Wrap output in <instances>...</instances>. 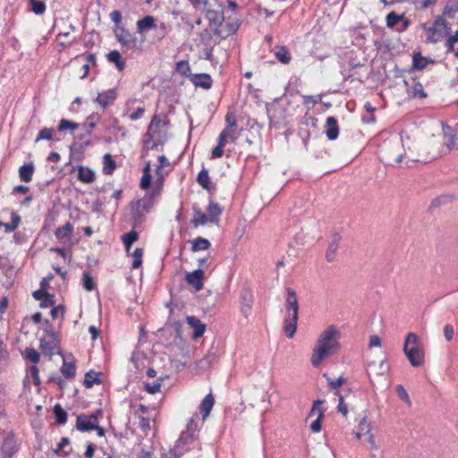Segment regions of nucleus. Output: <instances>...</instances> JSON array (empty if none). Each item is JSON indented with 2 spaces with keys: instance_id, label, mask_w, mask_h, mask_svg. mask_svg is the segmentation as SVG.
Wrapping results in <instances>:
<instances>
[{
  "instance_id": "1",
  "label": "nucleus",
  "mask_w": 458,
  "mask_h": 458,
  "mask_svg": "<svg viewBox=\"0 0 458 458\" xmlns=\"http://www.w3.org/2000/svg\"><path fill=\"white\" fill-rule=\"evenodd\" d=\"M341 333L335 326L327 327L318 336L310 358V363L318 368L327 357L340 350Z\"/></svg>"
},
{
  "instance_id": "2",
  "label": "nucleus",
  "mask_w": 458,
  "mask_h": 458,
  "mask_svg": "<svg viewBox=\"0 0 458 458\" xmlns=\"http://www.w3.org/2000/svg\"><path fill=\"white\" fill-rule=\"evenodd\" d=\"M406 157L411 161L418 160L413 154L411 140L403 139V133L395 135L393 139L385 141L380 148V159L386 165L399 164Z\"/></svg>"
},
{
  "instance_id": "3",
  "label": "nucleus",
  "mask_w": 458,
  "mask_h": 458,
  "mask_svg": "<svg viewBox=\"0 0 458 458\" xmlns=\"http://www.w3.org/2000/svg\"><path fill=\"white\" fill-rule=\"evenodd\" d=\"M285 310L284 331L288 338H293L297 328L299 303L295 291L290 287L285 289Z\"/></svg>"
},
{
  "instance_id": "4",
  "label": "nucleus",
  "mask_w": 458,
  "mask_h": 458,
  "mask_svg": "<svg viewBox=\"0 0 458 458\" xmlns=\"http://www.w3.org/2000/svg\"><path fill=\"white\" fill-rule=\"evenodd\" d=\"M403 352L412 367L418 368L424 364V351L420 339L414 333H409L403 344Z\"/></svg>"
},
{
  "instance_id": "5",
  "label": "nucleus",
  "mask_w": 458,
  "mask_h": 458,
  "mask_svg": "<svg viewBox=\"0 0 458 458\" xmlns=\"http://www.w3.org/2000/svg\"><path fill=\"white\" fill-rule=\"evenodd\" d=\"M423 30L427 32V41L436 44L446 38L451 31V27L447 21L442 16H438L431 26L422 24Z\"/></svg>"
},
{
  "instance_id": "6",
  "label": "nucleus",
  "mask_w": 458,
  "mask_h": 458,
  "mask_svg": "<svg viewBox=\"0 0 458 458\" xmlns=\"http://www.w3.org/2000/svg\"><path fill=\"white\" fill-rule=\"evenodd\" d=\"M137 31L140 34L157 28L158 39H163L167 34V26L165 22H161L158 26L156 23V19L151 15H147L137 21Z\"/></svg>"
},
{
  "instance_id": "7",
  "label": "nucleus",
  "mask_w": 458,
  "mask_h": 458,
  "mask_svg": "<svg viewBox=\"0 0 458 458\" xmlns=\"http://www.w3.org/2000/svg\"><path fill=\"white\" fill-rule=\"evenodd\" d=\"M168 123L165 116H153L148 126L147 137H155L157 140H165Z\"/></svg>"
},
{
  "instance_id": "8",
  "label": "nucleus",
  "mask_w": 458,
  "mask_h": 458,
  "mask_svg": "<svg viewBox=\"0 0 458 458\" xmlns=\"http://www.w3.org/2000/svg\"><path fill=\"white\" fill-rule=\"evenodd\" d=\"M209 20L214 22L217 27L215 30V33L222 38H225L230 35L234 34L238 30V25L233 23H228L224 25L222 23V17L216 12L209 11L208 13Z\"/></svg>"
},
{
  "instance_id": "9",
  "label": "nucleus",
  "mask_w": 458,
  "mask_h": 458,
  "mask_svg": "<svg viewBox=\"0 0 458 458\" xmlns=\"http://www.w3.org/2000/svg\"><path fill=\"white\" fill-rule=\"evenodd\" d=\"M193 435L189 432H183L176 442L174 449L170 450L167 458H181L184 452L190 449L189 445H194Z\"/></svg>"
},
{
  "instance_id": "10",
  "label": "nucleus",
  "mask_w": 458,
  "mask_h": 458,
  "mask_svg": "<svg viewBox=\"0 0 458 458\" xmlns=\"http://www.w3.org/2000/svg\"><path fill=\"white\" fill-rule=\"evenodd\" d=\"M238 137L237 122L235 116H226V126L219 134L221 142H233Z\"/></svg>"
},
{
  "instance_id": "11",
  "label": "nucleus",
  "mask_w": 458,
  "mask_h": 458,
  "mask_svg": "<svg viewBox=\"0 0 458 458\" xmlns=\"http://www.w3.org/2000/svg\"><path fill=\"white\" fill-rule=\"evenodd\" d=\"M98 414H101V411H98L96 413H92L89 416L87 415H80L77 417L76 420V428L78 430L81 432H86L94 429L97 428L98 424Z\"/></svg>"
},
{
  "instance_id": "12",
  "label": "nucleus",
  "mask_w": 458,
  "mask_h": 458,
  "mask_svg": "<svg viewBox=\"0 0 458 458\" xmlns=\"http://www.w3.org/2000/svg\"><path fill=\"white\" fill-rule=\"evenodd\" d=\"M152 201L149 197H144L131 204L132 217L135 221H140L141 217L149 211Z\"/></svg>"
},
{
  "instance_id": "13",
  "label": "nucleus",
  "mask_w": 458,
  "mask_h": 458,
  "mask_svg": "<svg viewBox=\"0 0 458 458\" xmlns=\"http://www.w3.org/2000/svg\"><path fill=\"white\" fill-rule=\"evenodd\" d=\"M115 38L119 43L127 49H134L137 46V38L123 27L119 28L115 32Z\"/></svg>"
},
{
  "instance_id": "14",
  "label": "nucleus",
  "mask_w": 458,
  "mask_h": 458,
  "mask_svg": "<svg viewBox=\"0 0 458 458\" xmlns=\"http://www.w3.org/2000/svg\"><path fill=\"white\" fill-rule=\"evenodd\" d=\"M443 133L446 139V145L449 149H458V123L454 127L443 123Z\"/></svg>"
},
{
  "instance_id": "15",
  "label": "nucleus",
  "mask_w": 458,
  "mask_h": 458,
  "mask_svg": "<svg viewBox=\"0 0 458 458\" xmlns=\"http://www.w3.org/2000/svg\"><path fill=\"white\" fill-rule=\"evenodd\" d=\"M203 279L204 271L201 268H198L193 272L187 273L185 276V280L188 284L193 286L197 292L203 289Z\"/></svg>"
},
{
  "instance_id": "16",
  "label": "nucleus",
  "mask_w": 458,
  "mask_h": 458,
  "mask_svg": "<svg viewBox=\"0 0 458 458\" xmlns=\"http://www.w3.org/2000/svg\"><path fill=\"white\" fill-rule=\"evenodd\" d=\"M372 430V423L368 420L367 415H364L359 424L357 426V430L355 432V437L358 439H365L369 435H373L371 433Z\"/></svg>"
},
{
  "instance_id": "17",
  "label": "nucleus",
  "mask_w": 458,
  "mask_h": 458,
  "mask_svg": "<svg viewBox=\"0 0 458 458\" xmlns=\"http://www.w3.org/2000/svg\"><path fill=\"white\" fill-rule=\"evenodd\" d=\"M324 131L329 140H335L339 134V126L336 119L334 116H327L324 126Z\"/></svg>"
},
{
  "instance_id": "18",
  "label": "nucleus",
  "mask_w": 458,
  "mask_h": 458,
  "mask_svg": "<svg viewBox=\"0 0 458 458\" xmlns=\"http://www.w3.org/2000/svg\"><path fill=\"white\" fill-rule=\"evenodd\" d=\"M190 81L195 87L208 89L212 86L211 76L208 73H195L190 75Z\"/></svg>"
},
{
  "instance_id": "19",
  "label": "nucleus",
  "mask_w": 458,
  "mask_h": 458,
  "mask_svg": "<svg viewBox=\"0 0 458 458\" xmlns=\"http://www.w3.org/2000/svg\"><path fill=\"white\" fill-rule=\"evenodd\" d=\"M116 98V90L114 89H109L98 93L96 102L103 108L112 104Z\"/></svg>"
},
{
  "instance_id": "20",
  "label": "nucleus",
  "mask_w": 458,
  "mask_h": 458,
  "mask_svg": "<svg viewBox=\"0 0 458 458\" xmlns=\"http://www.w3.org/2000/svg\"><path fill=\"white\" fill-rule=\"evenodd\" d=\"M363 443L367 445L366 448L370 452L371 458H382V452L374 435H369L363 439Z\"/></svg>"
},
{
  "instance_id": "21",
  "label": "nucleus",
  "mask_w": 458,
  "mask_h": 458,
  "mask_svg": "<svg viewBox=\"0 0 458 458\" xmlns=\"http://www.w3.org/2000/svg\"><path fill=\"white\" fill-rule=\"evenodd\" d=\"M187 323L189 324V326L194 329V332H193V338L197 339L200 336H202V335L204 334L205 332V329H206V326L204 324L201 323V321L194 317V316H189L187 317Z\"/></svg>"
},
{
  "instance_id": "22",
  "label": "nucleus",
  "mask_w": 458,
  "mask_h": 458,
  "mask_svg": "<svg viewBox=\"0 0 458 458\" xmlns=\"http://www.w3.org/2000/svg\"><path fill=\"white\" fill-rule=\"evenodd\" d=\"M73 226L70 223H66L64 226L58 227L55 232V237L60 241L70 242L72 237Z\"/></svg>"
},
{
  "instance_id": "23",
  "label": "nucleus",
  "mask_w": 458,
  "mask_h": 458,
  "mask_svg": "<svg viewBox=\"0 0 458 458\" xmlns=\"http://www.w3.org/2000/svg\"><path fill=\"white\" fill-rule=\"evenodd\" d=\"M56 348V343L54 335H49L48 338L40 340V349L47 355H53Z\"/></svg>"
},
{
  "instance_id": "24",
  "label": "nucleus",
  "mask_w": 458,
  "mask_h": 458,
  "mask_svg": "<svg viewBox=\"0 0 458 458\" xmlns=\"http://www.w3.org/2000/svg\"><path fill=\"white\" fill-rule=\"evenodd\" d=\"M81 127L80 123L72 122L66 119H62L58 124V131L61 132H69L73 134L76 130Z\"/></svg>"
},
{
  "instance_id": "25",
  "label": "nucleus",
  "mask_w": 458,
  "mask_h": 458,
  "mask_svg": "<svg viewBox=\"0 0 458 458\" xmlns=\"http://www.w3.org/2000/svg\"><path fill=\"white\" fill-rule=\"evenodd\" d=\"M214 403H215V400L211 394H208L203 399V401L200 404V407H199L203 420H205L208 417L210 411L212 410V408L214 406Z\"/></svg>"
},
{
  "instance_id": "26",
  "label": "nucleus",
  "mask_w": 458,
  "mask_h": 458,
  "mask_svg": "<svg viewBox=\"0 0 458 458\" xmlns=\"http://www.w3.org/2000/svg\"><path fill=\"white\" fill-rule=\"evenodd\" d=\"M165 141V140H157L155 137H148L144 140V150L146 152L149 150L162 151Z\"/></svg>"
},
{
  "instance_id": "27",
  "label": "nucleus",
  "mask_w": 458,
  "mask_h": 458,
  "mask_svg": "<svg viewBox=\"0 0 458 458\" xmlns=\"http://www.w3.org/2000/svg\"><path fill=\"white\" fill-rule=\"evenodd\" d=\"M78 178L82 182L90 183L95 180V174L91 169L81 165L78 168Z\"/></svg>"
},
{
  "instance_id": "28",
  "label": "nucleus",
  "mask_w": 458,
  "mask_h": 458,
  "mask_svg": "<svg viewBox=\"0 0 458 458\" xmlns=\"http://www.w3.org/2000/svg\"><path fill=\"white\" fill-rule=\"evenodd\" d=\"M275 55L276 59L284 64H288L292 59L289 50L284 46L277 47Z\"/></svg>"
},
{
  "instance_id": "29",
  "label": "nucleus",
  "mask_w": 458,
  "mask_h": 458,
  "mask_svg": "<svg viewBox=\"0 0 458 458\" xmlns=\"http://www.w3.org/2000/svg\"><path fill=\"white\" fill-rule=\"evenodd\" d=\"M34 173L33 165H23L19 168V176L21 181L25 182H29L32 179V175Z\"/></svg>"
},
{
  "instance_id": "30",
  "label": "nucleus",
  "mask_w": 458,
  "mask_h": 458,
  "mask_svg": "<svg viewBox=\"0 0 458 458\" xmlns=\"http://www.w3.org/2000/svg\"><path fill=\"white\" fill-rule=\"evenodd\" d=\"M340 240V236L338 234H335L334 236V239L332 242L328 245L327 253H326V259L328 262H332L335 258V253L338 250V242Z\"/></svg>"
},
{
  "instance_id": "31",
  "label": "nucleus",
  "mask_w": 458,
  "mask_h": 458,
  "mask_svg": "<svg viewBox=\"0 0 458 458\" xmlns=\"http://www.w3.org/2000/svg\"><path fill=\"white\" fill-rule=\"evenodd\" d=\"M107 60L114 63L119 71H123L125 67V62L123 60L121 54L117 50H113L107 55Z\"/></svg>"
},
{
  "instance_id": "32",
  "label": "nucleus",
  "mask_w": 458,
  "mask_h": 458,
  "mask_svg": "<svg viewBox=\"0 0 458 458\" xmlns=\"http://www.w3.org/2000/svg\"><path fill=\"white\" fill-rule=\"evenodd\" d=\"M445 47L447 52H454L455 57L458 58V30L447 38Z\"/></svg>"
},
{
  "instance_id": "33",
  "label": "nucleus",
  "mask_w": 458,
  "mask_h": 458,
  "mask_svg": "<svg viewBox=\"0 0 458 458\" xmlns=\"http://www.w3.org/2000/svg\"><path fill=\"white\" fill-rule=\"evenodd\" d=\"M99 377H100V374H98V373H96L93 371L88 372L85 375V379H84L83 385L85 386L86 388H90L95 384H100L101 380H100Z\"/></svg>"
},
{
  "instance_id": "34",
  "label": "nucleus",
  "mask_w": 458,
  "mask_h": 458,
  "mask_svg": "<svg viewBox=\"0 0 458 458\" xmlns=\"http://www.w3.org/2000/svg\"><path fill=\"white\" fill-rule=\"evenodd\" d=\"M208 212L209 216V221L214 222L216 221L218 216L222 213V208L217 203L210 202L208 207Z\"/></svg>"
},
{
  "instance_id": "35",
  "label": "nucleus",
  "mask_w": 458,
  "mask_h": 458,
  "mask_svg": "<svg viewBox=\"0 0 458 458\" xmlns=\"http://www.w3.org/2000/svg\"><path fill=\"white\" fill-rule=\"evenodd\" d=\"M210 247V242L208 240L198 237L196 240L192 242L191 250L192 251H199L208 250Z\"/></svg>"
},
{
  "instance_id": "36",
  "label": "nucleus",
  "mask_w": 458,
  "mask_h": 458,
  "mask_svg": "<svg viewBox=\"0 0 458 458\" xmlns=\"http://www.w3.org/2000/svg\"><path fill=\"white\" fill-rule=\"evenodd\" d=\"M143 176L140 179V186L141 189L146 190L149 187L150 182H151V175H150V164L148 162L143 169Z\"/></svg>"
},
{
  "instance_id": "37",
  "label": "nucleus",
  "mask_w": 458,
  "mask_h": 458,
  "mask_svg": "<svg viewBox=\"0 0 458 458\" xmlns=\"http://www.w3.org/2000/svg\"><path fill=\"white\" fill-rule=\"evenodd\" d=\"M428 64L426 57L422 56L420 53H415L412 57V66L416 70L424 69Z\"/></svg>"
},
{
  "instance_id": "38",
  "label": "nucleus",
  "mask_w": 458,
  "mask_h": 458,
  "mask_svg": "<svg viewBox=\"0 0 458 458\" xmlns=\"http://www.w3.org/2000/svg\"><path fill=\"white\" fill-rule=\"evenodd\" d=\"M139 235L135 231H131L128 233H125L122 236L123 242L126 248V250L129 251L131 245L138 240Z\"/></svg>"
},
{
  "instance_id": "39",
  "label": "nucleus",
  "mask_w": 458,
  "mask_h": 458,
  "mask_svg": "<svg viewBox=\"0 0 458 458\" xmlns=\"http://www.w3.org/2000/svg\"><path fill=\"white\" fill-rule=\"evenodd\" d=\"M324 401L317 400L313 403L311 411H310V417L323 418L324 409L322 407Z\"/></svg>"
},
{
  "instance_id": "40",
  "label": "nucleus",
  "mask_w": 458,
  "mask_h": 458,
  "mask_svg": "<svg viewBox=\"0 0 458 458\" xmlns=\"http://www.w3.org/2000/svg\"><path fill=\"white\" fill-rule=\"evenodd\" d=\"M208 221H209V217L200 210H196L192 218V225L194 227H198L199 225H204Z\"/></svg>"
},
{
  "instance_id": "41",
  "label": "nucleus",
  "mask_w": 458,
  "mask_h": 458,
  "mask_svg": "<svg viewBox=\"0 0 458 458\" xmlns=\"http://www.w3.org/2000/svg\"><path fill=\"white\" fill-rule=\"evenodd\" d=\"M115 162L112 159L110 154H106L104 156V167L103 172L105 174H112L114 170L115 169Z\"/></svg>"
},
{
  "instance_id": "42",
  "label": "nucleus",
  "mask_w": 458,
  "mask_h": 458,
  "mask_svg": "<svg viewBox=\"0 0 458 458\" xmlns=\"http://www.w3.org/2000/svg\"><path fill=\"white\" fill-rule=\"evenodd\" d=\"M197 181L204 189H210V178L207 170L203 169L199 173Z\"/></svg>"
},
{
  "instance_id": "43",
  "label": "nucleus",
  "mask_w": 458,
  "mask_h": 458,
  "mask_svg": "<svg viewBox=\"0 0 458 458\" xmlns=\"http://www.w3.org/2000/svg\"><path fill=\"white\" fill-rule=\"evenodd\" d=\"M402 20H403V14H397L394 12H391L386 18V26L389 28L395 27Z\"/></svg>"
},
{
  "instance_id": "44",
  "label": "nucleus",
  "mask_w": 458,
  "mask_h": 458,
  "mask_svg": "<svg viewBox=\"0 0 458 458\" xmlns=\"http://www.w3.org/2000/svg\"><path fill=\"white\" fill-rule=\"evenodd\" d=\"M176 71L181 73L184 77H188L190 79L191 73V66L189 64V62L186 60L179 61L176 64Z\"/></svg>"
},
{
  "instance_id": "45",
  "label": "nucleus",
  "mask_w": 458,
  "mask_h": 458,
  "mask_svg": "<svg viewBox=\"0 0 458 458\" xmlns=\"http://www.w3.org/2000/svg\"><path fill=\"white\" fill-rule=\"evenodd\" d=\"M242 311L244 314V316H248L250 309H251V296L246 292L242 294Z\"/></svg>"
},
{
  "instance_id": "46",
  "label": "nucleus",
  "mask_w": 458,
  "mask_h": 458,
  "mask_svg": "<svg viewBox=\"0 0 458 458\" xmlns=\"http://www.w3.org/2000/svg\"><path fill=\"white\" fill-rule=\"evenodd\" d=\"M395 391H396V394L398 395V397L403 401L409 407L411 406V401L410 399V396L407 393V391L405 390V388L403 387V386L402 385H397L395 386Z\"/></svg>"
},
{
  "instance_id": "47",
  "label": "nucleus",
  "mask_w": 458,
  "mask_h": 458,
  "mask_svg": "<svg viewBox=\"0 0 458 458\" xmlns=\"http://www.w3.org/2000/svg\"><path fill=\"white\" fill-rule=\"evenodd\" d=\"M61 371L65 377H72L75 375V366L72 362H68L64 360Z\"/></svg>"
},
{
  "instance_id": "48",
  "label": "nucleus",
  "mask_w": 458,
  "mask_h": 458,
  "mask_svg": "<svg viewBox=\"0 0 458 458\" xmlns=\"http://www.w3.org/2000/svg\"><path fill=\"white\" fill-rule=\"evenodd\" d=\"M54 413L55 415L56 421L59 424H64L66 422L67 413L59 404L55 405Z\"/></svg>"
},
{
  "instance_id": "49",
  "label": "nucleus",
  "mask_w": 458,
  "mask_h": 458,
  "mask_svg": "<svg viewBox=\"0 0 458 458\" xmlns=\"http://www.w3.org/2000/svg\"><path fill=\"white\" fill-rule=\"evenodd\" d=\"M133 262H132V267L134 269L139 268L142 264V256H143V249L137 248L134 250V251L131 254Z\"/></svg>"
},
{
  "instance_id": "50",
  "label": "nucleus",
  "mask_w": 458,
  "mask_h": 458,
  "mask_svg": "<svg viewBox=\"0 0 458 458\" xmlns=\"http://www.w3.org/2000/svg\"><path fill=\"white\" fill-rule=\"evenodd\" d=\"M323 377L327 379L330 388L333 390H336L345 382V379L342 376L336 379H333L327 373H325Z\"/></svg>"
},
{
  "instance_id": "51",
  "label": "nucleus",
  "mask_w": 458,
  "mask_h": 458,
  "mask_svg": "<svg viewBox=\"0 0 458 458\" xmlns=\"http://www.w3.org/2000/svg\"><path fill=\"white\" fill-rule=\"evenodd\" d=\"M2 452L3 454L4 455V458H10L15 452L13 441L11 439H6L2 445Z\"/></svg>"
},
{
  "instance_id": "52",
  "label": "nucleus",
  "mask_w": 458,
  "mask_h": 458,
  "mask_svg": "<svg viewBox=\"0 0 458 458\" xmlns=\"http://www.w3.org/2000/svg\"><path fill=\"white\" fill-rule=\"evenodd\" d=\"M411 95L413 98H424L427 97V94L424 91L423 85L420 82L416 81L414 83V85L412 86V89H411Z\"/></svg>"
},
{
  "instance_id": "53",
  "label": "nucleus",
  "mask_w": 458,
  "mask_h": 458,
  "mask_svg": "<svg viewBox=\"0 0 458 458\" xmlns=\"http://www.w3.org/2000/svg\"><path fill=\"white\" fill-rule=\"evenodd\" d=\"M31 10L35 14H43L46 11V4L43 1L30 0Z\"/></svg>"
},
{
  "instance_id": "54",
  "label": "nucleus",
  "mask_w": 458,
  "mask_h": 458,
  "mask_svg": "<svg viewBox=\"0 0 458 458\" xmlns=\"http://www.w3.org/2000/svg\"><path fill=\"white\" fill-rule=\"evenodd\" d=\"M53 131H54V130L51 129V128H44V129H42L39 131L38 135L37 136L35 141L38 142V141H39L41 140H51L52 139V135H53Z\"/></svg>"
},
{
  "instance_id": "55",
  "label": "nucleus",
  "mask_w": 458,
  "mask_h": 458,
  "mask_svg": "<svg viewBox=\"0 0 458 458\" xmlns=\"http://www.w3.org/2000/svg\"><path fill=\"white\" fill-rule=\"evenodd\" d=\"M26 359L37 364L39 361V354L32 348H27L25 351Z\"/></svg>"
},
{
  "instance_id": "56",
  "label": "nucleus",
  "mask_w": 458,
  "mask_h": 458,
  "mask_svg": "<svg viewBox=\"0 0 458 458\" xmlns=\"http://www.w3.org/2000/svg\"><path fill=\"white\" fill-rule=\"evenodd\" d=\"M95 284L93 278L90 276L89 273L83 274V287L87 291H92L94 289Z\"/></svg>"
},
{
  "instance_id": "57",
  "label": "nucleus",
  "mask_w": 458,
  "mask_h": 458,
  "mask_svg": "<svg viewBox=\"0 0 458 458\" xmlns=\"http://www.w3.org/2000/svg\"><path fill=\"white\" fill-rule=\"evenodd\" d=\"M226 145L225 142H221L220 140H218L217 146L212 150L211 157L212 158H219L223 156L224 153V147Z\"/></svg>"
},
{
  "instance_id": "58",
  "label": "nucleus",
  "mask_w": 458,
  "mask_h": 458,
  "mask_svg": "<svg viewBox=\"0 0 458 458\" xmlns=\"http://www.w3.org/2000/svg\"><path fill=\"white\" fill-rule=\"evenodd\" d=\"M19 223H20V216L15 214H13V221H12V223L5 225V232L6 233L13 232L18 227Z\"/></svg>"
},
{
  "instance_id": "59",
  "label": "nucleus",
  "mask_w": 458,
  "mask_h": 458,
  "mask_svg": "<svg viewBox=\"0 0 458 458\" xmlns=\"http://www.w3.org/2000/svg\"><path fill=\"white\" fill-rule=\"evenodd\" d=\"M81 124V127H80L79 130H81L83 134H89L95 127V123L89 120Z\"/></svg>"
},
{
  "instance_id": "60",
  "label": "nucleus",
  "mask_w": 458,
  "mask_h": 458,
  "mask_svg": "<svg viewBox=\"0 0 458 458\" xmlns=\"http://www.w3.org/2000/svg\"><path fill=\"white\" fill-rule=\"evenodd\" d=\"M29 372L30 374V377L33 378L34 384L36 386H38L40 384L38 369L35 365H33L30 368Z\"/></svg>"
},
{
  "instance_id": "61",
  "label": "nucleus",
  "mask_w": 458,
  "mask_h": 458,
  "mask_svg": "<svg viewBox=\"0 0 458 458\" xmlns=\"http://www.w3.org/2000/svg\"><path fill=\"white\" fill-rule=\"evenodd\" d=\"M33 297L38 300V301H41L43 300V298H45V301H47V300H50V299H53L54 296L47 293H44L40 290H38V291H35L33 293Z\"/></svg>"
},
{
  "instance_id": "62",
  "label": "nucleus",
  "mask_w": 458,
  "mask_h": 458,
  "mask_svg": "<svg viewBox=\"0 0 458 458\" xmlns=\"http://www.w3.org/2000/svg\"><path fill=\"white\" fill-rule=\"evenodd\" d=\"M454 331L451 325H445L444 327V335L446 341H451L454 337Z\"/></svg>"
},
{
  "instance_id": "63",
  "label": "nucleus",
  "mask_w": 458,
  "mask_h": 458,
  "mask_svg": "<svg viewBox=\"0 0 458 458\" xmlns=\"http://www.w3.org/2000/svg\"><path fill=\"white\" fill-rule=\"evenodd\" d=\"M160 383L145 384L146 390L150 394H155L160 391Z\"/></svg>"
},
{
  "instance_id": "64",
  "label": "nucleus",
  "mask_w": 458,
  "mask_h": 458,
  "mask_svg": "<svg viewBox=\"0 0 458 458\" xmlns=\"http://www.w3.org/2000/svg\"><path fill=\"white\" fill-rule=\"evenodd\" d=\"M321 420L322 418H316L314 421L310 424V429L314 433H318L321 430Z\"/></svg>"
}]
</instances>
